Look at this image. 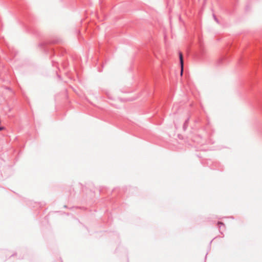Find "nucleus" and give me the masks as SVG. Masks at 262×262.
<instances>
[{"mask_svg":"<svg viewBox=\"0 0 262 262\" xmlns=\"http://www.w3.org/2000/svg\"><path fill=\"white\" fill-rule=\"evenodd\" d=\"M179 56H180V63H181V73H180V75L182 76L183 75V66H184L182 54L181 53H180V54H179Z\"/></svg>","mask_w":262,"mask_h":262,"instance_id":"f257e3e1","label":"nucleus"},{"mask_svg":"<svg viewBox=\"0 0 262 262\" xmlns=\"http://www.w3.org/2000/svg\"><path fill=\"white\" fill-rule=\"evenodd\" d=\"M4 129V127H0V130H2Z\"/></svg>","mask_w":262,"mask_h":262,"instance_id":"f03ea898","label":"nucleus"},{"mask_svg":"<svg viewBox=\"0 0 262 262\" xmlns=\"http://www.w3.org/2000/svg\"><path fill=\"white\" fill-rule=\"evenodd\" d=\"M218 224L219 225H223V223H221V222H219L218 223Z\"/></svg>","mask_w":262,"mask_h":262,"instance_id":"7ed1b4c3","label":"nucleus"}]
</instances>
